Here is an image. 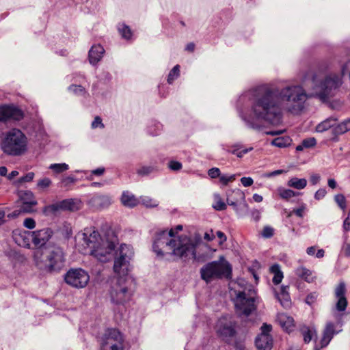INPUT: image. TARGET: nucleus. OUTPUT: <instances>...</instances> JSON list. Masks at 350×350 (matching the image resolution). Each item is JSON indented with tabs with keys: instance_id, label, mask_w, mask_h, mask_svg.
Masks as SVG:
<instances>
[{
	"instance_id": "nucleus-1",
	"label": "nucleus",
	"mask_w": 350,
	"mask_h": 350,
	"mask_svg": "<svg viewBox=\"0 0 350 350\" xmlns=\"http://www.w3.org/2000/svg\"><path fill=\"white\" fill-rule=\"evenodd\" d=\"M310 79L312 93L307 94L299 85L282 88L268 84L259 85L243 93L238 98L236 109L246 127L261 131V122L272 126L282 122V109L286 106L293 114L300 113L308 98L316 97L325 103L333 97L342 83V77L336 74L325 75L321 70H310L304 81Z\"/></svg>"
},
{
	"instance_id": "nucleus-2",
	"label": "nucleus",
	"mask_w": 350,
	"mask_h": 350,
	"mask_svg": "<svg viewBox=\"0 0 350 350\" xmlns=\"http://www.w3.org/2000/svg\"><path fill=\"white\" fill-rule=\"evenodd\" d=\"M200 237L195 239L186 235L176 237L173 229L161 230L155 233L153 252L161 258L174 260L196 259V247Z\"/></svg>"
},
{
	"instance_id": "nucleus-3",
	"label": "nucleus",
	"mask_w": 350,
	"mask_h": 350,
	"mask_svg": "<svg viewBox=\"0 0 350 350\" xmlns=\"http://www.w3.org/2000/svg\"><path fill=\"white\" fill-rule=\"evenodd\" d=\"M84 243L90 249L91 255L100 262L109 261L118 241L116 236L111 230H108L102 238L97 230H85L81 234Z\"/></svg>"
},
{
	"instance_id": "nucleus-4",
	"label": "nucleus",
	"mask_w": 350,
	"mask_h": 350,
	"mask_svg": "<svg viewBox=\"0 0 350 350\" xmlns=\"http://www.w3.org/2000/svg\"><path fill=\"white\" fill-rule=\"evenodd\" d=\"M0 147L8 156L21 157L28 151L29 139L21 129L12 128L4 133Z\"/></svg>"
},
{
	"instance_id": "nucleus-5",
	"label": "nucleus",
	"mask_w": 350,
	"mask_h": 350,
	"mask_svg": "<svg viewBox=\"0 0 350 350\" xmlns=\"http://www.w3.org/2000/svg\"><path fill=\"white\" fill-rule=\"evenodd\" d=\"M38 251L35 255L36 265L49 272H57L64 266L65 257L62 248L57 245L48 246Z\"/></svg>"
},
{
	"instance_id": "nucleus-6",
	"label": "nucleus",
	"mask_w": 350,
	"mask_h": 350,
	"mask_svg": "<svg viewBox=\"0 0 350 350\" xmlns=\"http://www.w3.org/2000/svg\"><path fill=\"white\" fill-rule=\"evenodd\" d=\"M238 284L243 288L234 291L237 311L240 315L247 317L256 308L255 305L256 292L252 285L247 284L244 280H240Z\"/></svg>"
},
{
	"instance_id": "nucleus-7",
	"label": "nucleus",
	"mask_w": 350,
	"mask_h": 350,
	"mask_svg": "<svg viewBox=\"0 0 350 350\" xmlns=\"http://www.w3.org/2000/svg\"><path fill=\"white\" fill-rule=\"evenodd\" d=\"M231 275L232 267L222 256L219 260L208 262L200 269L201 278L206 283L215 279L230 278Z\"/></svg>"
},
{
	"instance_id": "nucleus-8",
	"label": "nucleus",
	"mask_w": 350,
	"mask_h": 350,
	"mask_svg": "<svg viewBox=\"0 0 350 350\" xmlns=\"http://www.w3.org/2000/svg\"><path fill=\"white\" fill-rule=\"evenodd\" d=\"M133 256V249L130 245L122 244L119 248V256L114 260L113 271L118 275H127L129 260Z\"/></svg>"
},
{
	"instance_id": "nucleus-9",
	"label": "nucleus",
	"mask_w": 350,
	"mask_h": 350,
	"mask_svg": "<svg viewBox=\"0 0 350 350\" xmlns=\"http://www.w3.org/2000/svg\"><path fill=\"white\" fill-rule=\"evenodd\" d=\"M216 330L223 340L228 342L237 334V323L232 317L224 315L218 319Z\"/></svg>"
},
{
	"instance_id": "nucleus-10",
	"label": "nucleus",
	"mask_w": 350,
	"mask_h": 350,
	"mask_svg": "<svg viewBox=\"0 0 350 350\" xmlns=\"http://www.w3.org/2000/svg\"><path fill=\"white\" fill-rule=\"evenodd\" d=\"M125 278L120 276L116 284L111 288V300L115 304H124L130 299L132 295L131 291L125 284Z\"/></svg>"
},
{
	"instance_id": "nucleus-11",
	"label": "nucleus",
	"mask_w": 350,
	"mask_h": 350,
	"mask_svg": "<svg viewBox=\"0 0 350 350\" xmlns=\"http://www.w3.org/2000/svg\"><path fill=\"white\" fill-rule=\"evenodd\" d=\"M64 280L66 284L74 288H82L88 284L90 275L87 271L81 268L70 269L65 274Z\"/></svg>"
},
{
	"instance_id": "nucleus-12",
	"label": "nucleus",
	"mask_w": 350,
	"mask_h": 350,
	"mask_svg": "<svg viewBox=\"0 0 350 350\" xmlns=\"http://www.w3.org/2000/svg\"><path fill=\"white\" fill-rule=\"evenodd\" d=\"M245 194L240 190H234L227 193V204L232 206L239 216H243L248 206L245 201Z\"/></svg>"
},
{
	"instance_id": "nucleus-13",
	"label": "nucleus",
	"mask_w": 350,
	"mask_h": 350,
	"mask_svg": "<svg viewBox=\"0 0 350 350\" xmlns=\"http://www.w3.org/2000/svg\"><path fill=\"white\" fill-rule=\"evenodd\" d=\"M53 235V231L49 228L32 231L31 241L36 248L40 249L42 251L44 247L51 246L49 241Z\"/></svg>"
},
{
	"instance_id": "nucleus-14",
	"label": "nucleus",
	"mask_w": 350,
	"mask_h": 350,
	"mask_svg": "<svg viewBox=\"0 0 350 350\" xmlns=\"http://www.w3.org/2000/svg\"><path fill=\"white\" fill-rule=\"evenodd\" d=\"M78 208L77 203L74 199H66L61 202L46 206L43 208L45 215H54L60 210L75 211Z\"/></svg>"
},
{
	"instance_id": "nucleus-15",
	"label": "nucleus",
	"mask_w": 350,
	"mask_h": 350,
	"mask_svg": "<svg viewBox=\"0 0 350 350\" xmlns=\"http://www.w3.org/2000/svg\"><path fill=\"white\" fill-rule=\"evenodd\" d=\"M23 118V111L16 107L10 105L0 107V121L1 122H6L10 120L20 121Z\"/></svg>"
},
{
	"instance_id": "nucleus-16",
	"label": "nucleus",
	"mask_w": 350,
	"mask_h": 350,
	"mask_svg": "<svg viewBox=\"0 0 350 350\" xmlns=\"http://www.w3.org/2000/svg\"><path fill=\"white\" fill-rule=\"evenodd\" d=\"M24 129L29 135L36 138L37 141L44 140L46 135L40 120H31Z\"/></svg>"
},
{
	"instance_id": "nucleus-17",
	"label": "nucleus",
	"mask_w": 350,
	"mask_h": 350,
	"mask_svg": "<svg viewBox=\"0 0 350 350\" xmlns=\"http://www.w3.org/2000/svg\"><path fill=\"white\" fill-rule=\"evenodd\" d=\"M116 345L119 342V344L124 343V338L121 332L114 328H109L107 329L100 340V345L108 344Z\"/></svg>"
},
{
	"instance_id": "nucleus-18",
	"label": "nucleus",
	"mask_w": 350,
	"mask_h": 350,
	"mask_svg": "<svg viewBox=\"0 0 350 350\" xmlns=\"http://www.w3.org/2000/svg\"><path fill=\"white\" fill-rule=\"evenodd\" d=\"M105 49L100 44H94L88 52L89 62L92 66H96L102 59L105 54Z\"/></svg>"
},
{
	"instance_id": "nucleus-19",
	"label": "nucleus",
	"mask_w": 350,
	"mask_h": 350,
	"mask_svg": "<svg viewBox=\"0 0 350 350\" xmlns=\"http://www.w3.org/2000/svg\"><path fill=\"white\" fill-rule=\"evenodd\" d=\"M221 148L232 154L236 155L239 158H242L245 154L248 153L249 152L252 151L253 150L252 147H250L247 148H244L241 150H239L242 148L243 145L241 143H236L231 146L226 145V144H221Z\"/></svg>"
},
{
	"instance_id": "nucleus-20",
	"label": "nucleus",
	"mask_w": 350,
	"mask_h": 350,
	"mask_svg": "<svg viewBox=\"0 0 350 350\" xmlns=\"http://www.w3.org/2000/svg\"><path fill=\"white\" fill-rule=\"evenodd\" d=\"M338 332L334 330V325L332 322L327 323L325 327L323 330V337L321 340V347L323 348L327 347L335 334H337Z\"/></svg>"
},
{
	"instance_id": "nucleus-21",
	"label": "nucleus",
	"mask_w": 350,
	"mask_h": 350,
	"mask_svg": "<svg viewBox=\"0 0 350 350\" xmlns=\"http://www.w3.org/2000/svg\"><path fill=\"white\" fill-rule=\"evenodd\" d=\"M258 350H271L273 347V338L271 335L258 334L255 340Z\"/></svg>"
},
{
	"instance_id": "nucleus-22",
	"label": "nucleus",
	"mask_w": 350,
	"mask_h": 350,
	"mask_svg": "<svg viewBox=\"0 0 350 350\" xmlns=\"http://www.w3.org/2000/svg\"><path fill=\"white\" fill-rule=\"evenodd\" d=\"M276 320L279 325L287 332H291L295 327L293 317L285 313H280L277 315Z\"/></svg>"
},
{
	"instance_id": "nucleus-23",
	"label": "nucleus",
	"mask_w": 350,
	"mask_h": 350,
	"mask_svg": "<svg viewBox=\"0 0 350 350\" xmlns=\"http://www.w3.org/2000/svg\"><path fill=\"white\" fill-rule=\"evenodd\" d=\"M295 273L297 276L308 283L313 282L316 279L313 272L303 266L297 267L295 269Z\"/></svg>"
},
{
	"instance_id": "nucleus-24",
	"label": "nucleus",
	"mask_w": 350,
	"mask_h": 350,
	"mask_svg": "<svg viewBox=\"0 0 350 350\" xmlns=\"http://www.w3.org/2000/svg\"><path fill=\"white\" fill-rule=\"evenodd\" d=\"M120 200L124 206L129 208H133L139 203V200L129 191H124Z\"/></svg>"
},
{
	"instance_id": "nucleus-25",
	"label": "nucleus",
	"mask_w": 350,
	"mask_h": 350,
	"mask_svg": "<svg viewBox=\"0 0 350 350\" xmlns=\"http://www.w3.org/2000/svg\"><path fill=\"white\" fill-rule=\"evenodd\" d=\"M146 130L149 135L152 137L158 136L163 131V124L156 120H150L147 123Z\"/></svg>"
},
{
	"instance_id": "nucleus-26",
	"label": "nucleus",
	"mask_w": 350,
	"mask_h": 350,
	"mask_svg": "<svg viewBox=\"0 0 350 350\" xmlns=\"http://www.w3.org/2000/svg\"><path fill=\"white\" fill-rule=\"evenodd\" d=\"M30 237L31 238V232L25 231L16 237V243L21 247L29 248Z\"/></svg>"
},
{
	"instance_id": "nucleus-27",
	"label": "nucleus",
	"mask_w": 350,
	"mask_h": 350,
	"mask_svg": "<svg viewBox=\"0 0 350 350\" xmlns=\"http://www.w3.org/2000/svg\"><path fill=\"white\" fill-rule=\"evenodd\" d=\"M350 130V118L344 120L342 122L334 125L332 133L336 135H342Z\"/></svg>"
},
{
	"instance_id": "nucleus-28",
	"label": "nucleus",
	"mask_w": 350,
	"mask_h": 350,
	"mask_svg": "<svg viewBox=\"0 0 350 350\" xmlns=\"http://www.w3.org/2000/svg\"><path fill=\"white\" fill-rule=\"evenodd\" d=\"M93 202L100 208H106L112 203V199L107 195H99L93 198Z\"/></svg>"
},
{
	"instance_id": "nucleus-29",
	"label": "nucleus",
	"mask_w": 350,
	"mask_h": 350,
	"mask_svg": "<svg viewBox=\"0 0 350 350\" xmlns=\"http://www.w3.org/2000/svg\"><path fill=\"white\" fill-rule=\"evenodd\" d=\"M118 30L121 37L126 40H131L133 37V31L130 27L125 23H119Z\"/></svg>"
},
{
	"instance_id": "nucleus-30",
	"label": "nucleus",
	"mask_w": 350,
	"mask_h": 350,
	"mask_svg": "<svg viewBox=\"0 0 350 350\" xmlns=\"http://www.w3.org/2000/svg\"><path fill=\"white\" fill-rule=\"evenodd\" d=\"M287 185L290 187L300 190L306 187L307 180L306 178H298L297 177H293L288 181Z\"/></svg>"
},
{
	"instance_id": "nucleus-31",
	"label": "nucleus",
	"mask_w": 350,
	"mask_h": 350,
	"mask_svg": "<svg viewBox=\"0 0 350 350\" xmlns=\"http://www.w3.org/2000/svg\"><path fill=\"white\" fill-rule=\"evenodd\" d=\"M105 172V168L104 167H98L96 169L91 170L90 172L86 170H77L75 171L76 173H83L85 174H89L87 176L86 179L88 180H92L94 179V176H100L104 174Z\"/></svg>"
},
{
	"instance_id": "nucleus-32",
	"label": "nucleus",
	"mask_w": 350,
	"mask_h": 350,
	"mask_svg": "<svg viewBox=\"0 0 350 350\" xmlns=\"http://www.w3.org/2000/svg\"><path fill=\"white\" fill-rule=\"evenodd\" d=\"M271 272L274 274L272 281L274 284H279L283 278V273L278 264L273 265L270 268Z\"/></svg>"
},
{
	"instance_id": "nucleus-33",
	"label": "nucleus",
	"mask_w": 350,
	"mask_h": 350,
	"mask_svg": "<svg viewBox=\"0 0 350 350\" xmlns=\"http://www.w3.org/2000/svg\"><path fill=\"white\" fill-rule=\"evenodd\" d=\"M78 181L73 176H67L61 178L58 186L62 187L66 190L70 189L71 186Z\"/></svg>"
},
{
	"instance_id": "nucleus-34",
	"label": "nucleus",
	"mask_w": 350,
	"mask_h": 350,
	"mask_svg": "<svg viewBox=\"0 0 350 350\" xmlns=\"http://www.w3.org/2000/svg\"><path fill=\"white\" fill-rule=\"evenodd\" d=\"M157 171H159V168L157 166L143 165L137 170V174L141 176H147Z\"/></svg>"
},
{
	"instance_id": "nucleus-35",
	"label": "nucleus",
	"mask_w": 350,
	"mask_h": 350,
	"mask_svg": "<svg viewBox=\"0 0 350 350\" xmlns=\"http://www.w3.org/2000/svg\"><path fill=\"white\" fill-rule=\"evenodd\" d=\"M19 198L23 203L33 202V204H38L33 193L31 191H21L19 192Z\"/></svg>"
},
{
	"instance_id": "nucleus-36",
	"label": "nucleus",
	"mask_w": 350,
	"mask_h": 350,
	"mask_svg": "<svg viewBox=\"0 0 350 350\" xmlns=\"http://www.w3.org/2000/svg\"><path fill=\"white\" fill-rule=\"evenodd\" d=\"M180 66L178 64L174 66L172 70L169 72L167 82L168 84L171 85L174 83V81L177 79L180 75Z\"/></svg>"
},
{
	"instance_id": "nucleus-37",
	"label": "nucleus",
	"mask_w": 350,
	"mask_h": 350,
	"mask_svg": "<svg viewBox=\"0 0 350 350\" xmlns=\"http://www.w3.org/2000/svg\"><path fill=\"white\" fill-rule=\"evenodd\" d=\"M49 169L52 170L54 174H59L69 169V165L65 163H52L49 166Z\"/></svg>"
},
{
	"instance_id": "nucleus-38",
	"label": "nucleus",
	"mask_w": 350,
	"mask_h": 350,
	"mask_svg": "<svg viewBox=\"0 0 350 350\" xmlns=\"http://www.w3.org/2000/svg\"><path fill=\"white\" fill-rule=\"evenodd\" d=\"M278 193L280 197L284 200H288L292 197L296 196L299 193L289 189L280 187L278 189Z\"/></svg>"
},
{
	"instance_id": "nucleus-39",
	"label": "nucleus",
	"mask_w": 350,
	"mask_h": 350,
	"mask_svg": "<svg viewBox=\"0 0 350 350\" xmlns=\"http://www.w3.org/2000/svg\"><path fill=\"white\" fill-rule=\"evenodd\" d=\"M271 144L278 148H284L290 144V139L288 137H279L273 139Z\"/></svg>"
},
{
	"instance_id": "nucleus-40",
	"label": "nucleus",
	"mask_w": 350,
	"mask_h": 350,
	"mask_svg": "<svg viewBox=\"0 0 350 350\" xmlns=\"http://www.w3.org/2000/svg\"><path fill=\"white\" fill-rule=\"evenodd\" d=\"M139 202H141L144 206L148 208H154L157 207L159 205L158 201L148 196L141 197Z\"/></svg>"
},
{
	"instance_id": "nucleus-41",
	"label": "nucleus",
	"mask_w": 350,
	"mask_h": 350,
	"mask_svg": "<svg viewBox=\"0 0 350 350\" xmlns=\"http://www.w3.org/2000/svg\"><path fill=\"white\" fill-rule=\"evenodd\" d=\"M98 79L100 81L105 84L110 83L112 80V75L107 70L103 69L101 72L98 75Z\"/></svg>"
},
{
	"instance_id": "nucleus-42",
	"label": "nucleus",
	"mask_w": 350,
	"mask_h": 350,
	"mask_svg": "<svg viewBox=\"0 0 350 350\" xmlns=\"http://www.w3.org/2000/svg\"><path fill=\"white\" fill-rule=\"evenodd\" d=\"M300 332L304 337V340L306 343H308L312 338V330L306 325H303L300 328Z\"/></svg>"
},
{
	"instance_id": "nucleus-43",
	"label": "nucleus",
	"mask_w": 350,
	"mask_h": 350,
	"mask_svg": "<svg viewBox=\"0 0 350 350\" xmlns=\"http://www.w3.org/2000/svg\"><path fill=\"white\" fill-rule=\"evenodd\" d=\"M333 121L334 120L329 119L323 121L317 126V131L322 133L329 129L330 128L333 129L334 125L331 124V122Z\"/></svg>"
},
{
	"instance_id": "nucleus-44",
	"label": "nucleus",
	"mask_w": 350,
	"mask_h": 350,
	"mask_svg": "<svg viewBox=\"0 0 350 350\" xmlns=\"http://www.w3.org/2000/svg\"><path fill=\"white\" fill-rule=\"evenodd\" d=\"M215 198V204L213 205V207L216 211H224L226 208V204L223 202L219 194H215L214 196Z\"/></svg>"
},
{
	"instance_id": "nucleus-45",
	"label": "nucleus",
	"mask_w": 350,
	"mask_h": 350,
	"mask_svg": "<svg viewBox=\"0 0 350 350\" xmlns=\"http://www.w3.org/2000/svg\"><path fill=\"white\" fill-rule=\"evenodd\" d=\"M68 90L77 96H85L86 94L85 88L80 85H71Z\"/></svg>"
},
{
	"instance_id": "nucleus-46",
	"label": "nucleus",
	"mask_w": 350,
	"mask_h": 350,
	"mask_svg": "<svg viewBox=\"0 0 350 350\" xmlns=\"http://www.w3.org/2000/svg\"><path fill=\"white\" fill-rule=\"evenodd\" d=\"M36 204H33V203L32 202H26V203L22 202L21 205L19 206V208L21 211L22 214L31 213L35 211L34 206Z\"/></svg>"
},
{
	"instance_id": "nucleus-47",
	"label": "nucleus",
	"mask_w": 350,
	"mask_h": 350,
	"mask_svg": "<svg viewBox=\"0 0 350 350\" xmlns=\"http://www.w3.org/2000/svg\"><path fill=\"white\" fill-rule=\"evenodd\" d=\"M338 301L336 304V308L339 312H343L347 306V300L345 297H337Z\"/></svg>"
},
{
	"instance_id": "nucleus-48",
	"label": "nucleus",
	"mask_w": 350,
	"mask_h": 350,
	"mask_svg": "<svg viewBox=\"0 0 350 350\" xmlns=\"http://www.w3.org/2000/svg\"><path fill=\"white\" fill-rule=\"evenodd\" d=\"M34 176H35V174L32 172H29L27 173L25 175L20 177L16 180V184L21 185L23 183H29L33 180Z\"/></svg>"
},
{
	"instance_id": "nucleus-49",
	"label": "nucleus",
	"mask_w": 350,
	"mask_h": 350,
	"mask_svg": "<svg viewBox=\"0 0 350 350\" xmlns=\"http://www.w3.org/2000/svg\"><path fill=\"white\" fill-rule=\"evenodd\" d=\"M100 350H124V343L123 344H118L112 345L111 343L107 345H103L100 346Z\"/></svg>"
},
{
	"instance_id": "nucleus-50",
	"label": "nucleus",
	"mask_w": 350,
	"mask_h": 350,
	"mask_svg": "<svg viewBox=\"0 0 350 350\" xmlns=\"http://www.w3.org/2000/svg\"><path fill=\"white\" fill-rule=\"evenodd\" d=\"M278 299L283 307L288 308L291 304L288 293H283V296H278Z\"/></svg>"
},
{
	"instance_id": "nucleus-51",
	"label": "nucleus",
	"mask_w": 350,
	"mask_h": 350,
	"mask_svg": "<svg viewBox=\"0 0 350 350\" xmlns=\"http://www.w3.org/2000/svg\"><path fill=\"white\" fill-rule=\"evenodd\" d=\"M236 176L234 174L232 175H227V174H220V176L219 178V183L222 185H227L230 182H232L234 180Z\"/></svg>"
},
{
	"instance_id": "nucleus-52",
	"label": "nucleus",
	"mask_w": 350,
	"mask_h": 350,
	"mask_svg": "<svg viewBox=\"0 0 350 350\" xmlns=\"http://www.w3.org/2000/svg\"><path fill=\"white\" fill-rule=\"evenodd\" d=\"M345 284L344 282H340L335 289V296L336 298L345 297Z\"/></svg>"
},
{
	"instance_id": "nucleus-53",
	"label": "nucleus",
	"mask_w": 350,
	"mask_h": 350,
	"mask_svg": "<svg viewBox=\"0 0 350 350\" xmlns=\"http://www.w3.org/2000/svg\"><path fill=\"white\" fill-rule=\"evenodd\" d=\"M334 200L341 209L345 210L346 208V199L342 194L336 195Z\"/></svg>"
},
{
	"instance_id": "nucleus-54",
	"label": "nucleus",
	"mask_w": 350,
	"mask_h": 350,
	"mask_svg": "<svg viewBox=\"0 0 350 350\" xmlns=\"http://www.w3.org/2000/svg\"><path fill=\"white\" fill-rule=\"evenodd\" d=\"M91 127L93 129L100 128L103 129L105 127L104 124L103 123L102 119L100 116H96L91 124Z\"/></svg>"
},
{
	"instance_id": "nucleus-55",
	"label": "nucleus",
	"mask_w": 350,
	"mask_h": 350,
	"mask_svg": "<svg viewBox=\"0 0 350 350\" xmlns=\"http://www.w3.org/2000/svg\"><path fill=\"white\" fill-rule=\"evenodd\" d=\"M52 183L51 180L49 178H44L38 180L37 186L39 188L45 189L49 187Z\"/></svg>"
},
{
	"instance_id": "nucleus-56",
	"label": "nucleus",
	"mask_w": 350,
	"mask_h": 350,
	"mask_svg": "<svg viewBox=\"0 0 350 350\" xmlns=\"http://www.w3.org/2000/svg\"><path fill=\"white\" fill-rule=\"evenodd\" d=\"M182 167V163L177 161L172 160L168 163V167L172 171H179Z\"/></svg>"
},
{
	"instance_id": "nucleus-57",
	"label": "nucleus",
	"mask_w": 350,
	"mask_h": 350,
	"mask_svg": "<svg viewBox=\"0 0 350 350\" xmlns=\"http://www.w3.org/2000/svg\"><path fill=\"white\" fill-rule=\"evenodd\" d=\"M23 226L27 229L32 230L36 227V221L33 218L27 217L24 219Z\"/></svg>"
},
{
	"instance_id": "nucleus-58",
	"label": "nucleus",
	"mask_w": 350,
	"mask_h": 350,
	"mask_svg": "<svg viewBox=\"0 0 350 350\" xmlns=\"http://www.w3.org/2000/svg\"><path fill=\"white\" fill-rule=\"evenodd\" d=\"M306 208V204H302L299 208L293 209L290 213L288 214V217L291 216L293 214H295L299 217L302 218L304 217V211Z\"/></svg>"
},
{
	"instance_id": "nucleus-59",
	"label": "nucleus",
	"mask_w": 350,
	"mask_h": 350,
	"mask_svg": "<svg viewBox=\"0 0 350 350\" xmlns=\"http://www.w3.org/2000/svg\"><path fill=\"white\" fill-rule=\"evenodd\" d=\"M208 175L211 178H219L221 171L218 167H212L208 170Z\"/></svg>"
},
{
	"instance_id": "nucleus-60",
	"label": "nucleus",
	"mask_w": 350,
	"mask_h": 350,
	"mask_svg": "<svg viewBox=\"0 0 350 350\" xmlns=\"http://www.w3.org/2000/svg\"><path fill=\"white\" fill-rule=\"evenodd\" d=\"M303 146H305L306 148H309L314 146L317 144L316 139L314 137H309L305 139L302 141Z\"/></svg>"
},
{
	"instance_id": "nucleus-61",
	"label": "nucleus",
	"mask_w": 350,
	"mask_h": 350,
	"mask_svg": "<svg viewBox=\"0 0 350 350\" xmlns=\"http://www.w3.org/2000/svg\"><path fill=\"white\" fill-rule=\"evenodd\" d=\"M261 234L265 238H271L273 235V229L270 226H265Z\"/></svg>"
},
{
	"instance_id": "nucleus-62",
	"label": "nucleus",
	"mask_w": 350,
	"mask_h": 350,
	"mask_svg": "<svg viewBox=\"0 0 350 350\" xmlns=\"http://www.w3.org/2000/svg\"><path fill=\"white\" fill-rule=\"evenodd\" d=\"M318 295L316 292H313L307 295L306 298V303L308 305H312L317 299Z\"/></svg>"
},
{
	"instance_id": "nucleus-63",
	"label": "nucleus",
	"mask_w": 350,
	"mask_h": 350,
	"mask_svg": "<svg viewBox=\"0 0 350 350\" xmlns=\"http://www.w3.org/2000/svg\"><path fill=\"white\" fill-rule=\"evenodd\" d=\"M261 333L260 334L270 335L272 330V326L269 324L264 323L260 327Z\"/></svg>"
},
{
	"instance_id": "nucleus-64",
	"label": "nucleus",
	"mask_w": 350,
	"mask_h": 350,
	"mask_svg": "<svg viewBox=\"0 0 350 350\" xmlns=\"http://www.w3.org/2000/svg\"><path fill=\"white\" fill-rule=\"evenodd\" d=\"M327 193L325 189L321 188L318 189L314 193V198L317 200L323 199Z\"/></svg>"
}]
</instances>
